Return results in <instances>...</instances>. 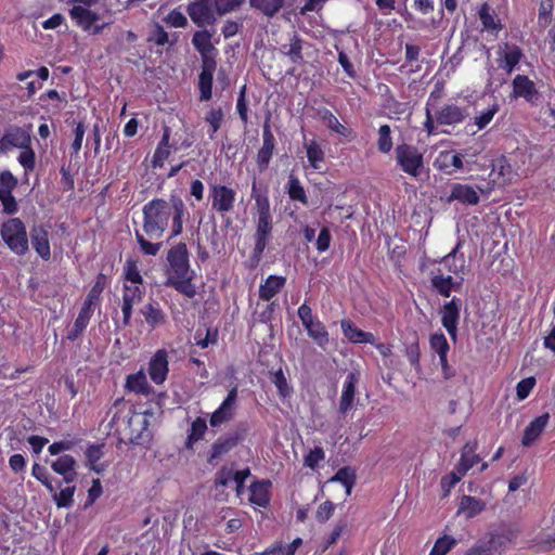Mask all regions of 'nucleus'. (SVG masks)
<instances>
[{
    "instance_id": "f257e3e1",
    "label": "nucleus",
    "mask_w": 555,
    "mask_h": 555,
    "mask_svg": "<svg viewBox=\"0 0 555 555\" xmlns=\"http://www.w3.org/2000/svg\"><path fill=\"white\" fill-rule=\"evenodd\" d=\"M189 216L184 202L179 196H171L169 201L152 199L143 206V231L151 238H159L172 219L170 237L182 233L183 220Z\"/></svg>"
},
{
    "instance_id": "f03ea898",
    "label": "nucleus",
    "mask_w": 555,
    "mask_h": 555,
    "mask_svg": "<svg viewBox=\"0 0 555 555\" xmlns=\"http://www.w3.org/2000/svg\"><path fill=\"white\" fill-rule=\"evenodd\" d=\"M0 235L13 254L24 256L29 250L26 227L20 218H11L3 222Z\"/></svg>"
},
{
    "instance_id": "7ed1b4c3",
    "label": "nucleus",
    "mask_w": 555,
    "mask_h": 555,
    "mask_svg": "<svg viewBox=\"0 0 555 555\" xmlns=\"http://www.w3.org/2000/svg\"><path fill=\"white\" fill-rule=\"evenodd\" d=\"M469 116L467 106H460L454 103H447L436 107L431 112L433 131L436 132L437 126H452L463 124Z\"/></svg>"
},
{
    "instance_id": "20e7f679",
    "label": "nucleus",
    "mask_w": 555,
    "mask_h": 555,
    "mask_svg": "<svg viewBox=\"0 0 555 555\" xmlns=\"http://www.w3.org/2000/svg\"><path fill=\"white\" fill-rule=\"evenodd\" d=\"M169 269L167 279L183 278L192 274L189 262V251L184 243L172 246L167 254Z\"/></svg>"
},
{
    "instance_id": "39448f33",
    "label": "nucleus",
    "mask_w": 555,
    "mask_h": 555,
    "mask_svg": "<svg viewBox=\"0 0 555 555\" xmlns=\"http://www.w3.org/2000/svg\"><path fill=\"white\" fill-rule=\"evenodd\" d=\"M397 163L412 177H417L423 167V155L413 146L401 144L396 149Z\"/></svg>"
},
{
    "instance_id": "423d86ee",
    "label": "nucleus",
    "mask_w": 555,
    "mask_h": 555,
    "mask_svg": "<svg viewBox=\"0 0 555 555\" xmlns=\"http://www.w3.org/2000/svg\"><path fill=\"white\" fill-rule=\"evenodd\" d=\"M512 95L515 99H524L532 106H538L541 102V94L535 83L527 75H516L512 80Z\"/></svg>"
},
{
    "instance_id": "0eeeda50",
    "label": "nucleus",
    "mask_w": 555,
    "mask_h": 555,
    "mask_svg": "<svg viewBox=\"0 0 555 555\" xmlns=\"http://www.w3.org/2000/svg\"><path fill=\"white\" fill-rule=\"evenodd\" d=\"M212 4V0H194L188 5V14L198 28H205L216 23Z\"/></svg>"
},
{
    "instance_id": "6e6552de",
    "label": "nucleus",
    "mask_w": 555,
    "mask_h": 555,
    "mask_svg": "<svg viewBox=\"0 0 555 555\" xmlns=\"http://www.w3.org/2000/svg\"><path fill=\"white\" fill-rule=\"evenodd\" d=\"M209 196L211 198V208L217 212L224 215L233 210L236 196L233 189L215 184L210 186Z\"/></svg>"
},
{
    "instance_id": "1a4fd4ad",
    "label": "nucleus",
    "mask_w": 555,
    "mask_h": 555,
    "mask_svg": "<svg viewBox=\"0 0 555 555\" xmlns=\"http://www.w3.org/2000/svg\"><path fill=\"white\" fill-rule=\"evenodd\" d=\"M245 430L235 429L220 436L212 444L210 450L209 463L228 454L244 439Z\"/></svg>"
},
{
    "instance_id": "9d476101",
    "label": "nucleus",
    "mask_w": 555,
    "mask_h": 555,
    "mask_svg": "<svg viewBox=\"0 0 555 555\" xmlns=\"http://www.w3.org/2000/svg\"><path fill=\"white\" fill-rule=\"evenodd\" d=\"M237 401V387H233L219 408L210 415L209 424L211 427H220L230 422L235 414Z\"/></svg>"
},
{
    "instance_id": "9b49d317",
    "label": "nucleus",
    "mask_w": 555,
    "mask_h": 555,
    "mask_svg": "<svg viewBox=\"0 0 555 555\" xmlns=\"http://www.w3.org/2000/svg\"><path fill=\"white\" fill-rule=\"evenodd\" d=\"M145 294L144 285H124L122 286V299H121V312H122V324L129 325L132 315L133 306L140 304Z\"/></svg>"
},
{
    "instance_id": "f8f14e48",
    "label": "nucleus",
    "mask_w": 555,
    "mask_h": 555,
    "mask_svg": "<svg viewBox=\"0 0 555 555\" xmlns=\"http://www.w3.org/2000/svg\"><path fill=\"white\" fill-rule=\"evenodd\" d=\"M480 168L491 167L489 180L492 184H504L511 179L512 168L504 156H499L494 159H485L483 163L478 164Z\"/></svg>"
},
{
    "instance_id": "ddd939ff",
    "label": "nucleus",
    "mask_w": 555,
    "mask_h": 555,
    "mask_svg": "<svg viewBox=\"0 0 555 555\" xmlns=\"http://www.w3.org/2000/svg\"><path fill=\"white\" fill-rule=\"evenodd\" d=\"M461 302L453 298L441 308V323L453 340H456L457 324L460 319Z\"/></svg>"
},
{
    "instance_id": "4468645a",
    "label": "nucleus",
    "mask_w": 555,
    "mask_h": 555,
    "mask_svg": "<svg viewBox=\"0 0 555 555\" xmlns=\"http://www.w3.org/2000/svg\"><path fill=\"white\" fill-rule=\"evenodd\" d=\"M168 352L165 349L157 350L149 362V375L157 384H163L169 372Z\"/></svg>"
},
{
    "instance_id": "2eb2a0df",
    "label": "nucleus",
    "mask_w": 555,
    "mask_h": 555,
    "mask_svg": "<svg viewBox=\"0 0 555 555\" xmlns=\"http://www.w3.org/2000/svg\"><path fill=\"white\" fill-rule=\"evenodd\" d=\"M149 420L141 414H133L128 422L130 429L129 440L133 444H144L150 441Z\"/></svg>"
},
{
    "instance_id": "dca6fc26",
    "label": "nucleus",
    "mask_w": 555,
    "mask_h": 555,
    "mask_svg": "<svg viewBox=\"0 0 555 555\" xmlns=\"http://www.w3.org/2000/svg\"><path fill=\"white\" fill-rule=\"evenodd\" d=\"M272 231V218L271 217H263V218H257V227L255 232V247H254V254L257 258H259L271 236Z\"/></svg>"
},
{
    "instance_id": "f3484780",
    "label": "nucleus",
    "mask_w": 555,
    "mask_h": 555,
    "mask_svg": "<svg viewBox=\"0 0 555 555\" xmlns=\"http://www.w3.org/2000/svg\"><path fill=\"white\" fill-rule=\"evenodd\" d=\"M358 374L354 372H350L346 376L338 406V411L340 414H346L352 408L356 397V385L358 383Z\"/></svg>"
},
{
    "instance_id": "a211bd4d",
    "label": "nucleus",
    "mask_w": 555,
    "mask_h": 555,
    "mask_svg": "<svg viewBox=\"0 0 555 555\" xmlns=\"http://www.w3.org/2000/svg\"><path fill=\"white\" fill-rule=\"evenodd\" d=\"M444 94V81L438 80L435 82L434 89L429 93V96L426 102V120H425V127L427 129L428 135H435L437 132L433 131V118H431V112L436 107L439 106V102L442 99Z\"/></svg>"
},
{
    "instance_id": "6ab92c4d",
    "label": "nucleus",
    "mask_w": 555,
    "mask_h": 555,
    "mask_svg": "<svg viewBox=\"0 0 555 555\" xmlns=\"http://www.w3.org/2000/svg\"><path fill=\"white\" fill-rule=\"evenodd\" d=\"M30 241L36 253L43 259L49 260L51 257L49 233L42 227H34L30 230Z\"/></svg>"
},
{
    "instance_id": "aec40b11",
    "label": "nucleus",
    "mask_w": 555,
    "mask_h": 555,
    "mask_svg": "<svg viewBox=\"0 0 555 555\" xmlns=\"http://www.w3.org/2000/svg\"><path fill=\"white\" fill-rule=\"evenodd\" d=\"M76 461L72 455L65 454L51 463L52 469L63 476L65 482H73L77 477Z\"/></svg>"
},
{
    "instance_id": "412c9836",
    "label": "nucleus",
    "mask_w": 555,
    "mask_h": 555,
    "mask_svg": "<svg viewBox=\"0 0 555 555\" xmlns=\"http://www.w3.org/2000/svg\"><path fill=\"white\" fill-rule=\"evenodd\" d=\"M550 420V414L544 413L538 417H535L530 424L525 428L524 436L521 439V443L525 447L531 446L543 433Z\"/></svg>"
},
{
    "instance_id": "4be33fe9",
    "label": "nucleus",
    "mask_w": 555,
    "mask_h": 555,
    "mask_svg": "<svg viewBox=\"0 0 555 555\" xmlns=\"http://www.w3.org/2000/svg\"><path fill=\"white\" fill-rule=\"evenodd\" d=\"M125 388L131 392L149 397L154 392L145 373L141 370L127 376Z\"/></svg>"
},
{
    "instance_id": "5701e85b",
    "label": "nucleus",
    "mask_w": 555,
    "mask_h": 555,
    "mask_svg": "<svg viewBox=\"0 0 555 555\" xmlns=\"http://www.w3.org/2000/svg\"><path fill=\"white\" fill-rule=\"evenodd\" d=\"M70 18L85 30L91 28V26L100 20V15L88 8L82 5H73L69 10Z\"/></svg>"
},
{
    "instance_id": "b1692460",
    "label": "nucleus",
    "mask_w": 555,
    "mask_h": 555,
    "mask_svg": "<svg viewBox=\"0 0 555 555\" xmlns=\"http://www.w3.org/2000/svg\"><path fill=\"white\" fill-rule=\"evenodd\" d=\"M522 57L524 53L520 47L506 42L502 52L503 64H501V67L509 74L516 68Z\"/></svg>"
},
{
    "instance_id": "393cba45",
    "label": "nucleus",
    "mask_w": 555,
    "mask_h": 555,
    "mask_svg": "<svg viewBox=\"0 0 555 555\" xmlns=\"http://www.w3.org/2000/svg\"><path fill=\"white\" fill-rule=\"evenodd\" d=\"M340 326L345 337L348 338L351 343H367L371 345L375 344V337L372 333L358 328L350 321L343 320Z\"/></svg>"
},
{
    "instance_id": "a878e982",
    "label": "nucleus",
    "mask_w": 555,
    "mask_h": 555,
    "mask_svg": "<svg viewBox=\"0 0 555 555\" xmlns=\"http://www.w3.org/2000/svg\"><path fill=\"white\" fill-rule=\"evenodd\" d=\"M271 482L269 480H261L254 482L250 486L249 502L259 507H266L270 501L269 488Z\"/></svg>"
},
{
    "instance_id": "bb28decb",
    "label": "nucleus",
    "mask_w": 555,
    "mask_h": 555,
    "mask_svg": "<svg viewBox=\"0 0 555 555\" xmlns=\"http://www.w3.org/2000/svg\"><path fill=\"white\" fill-rule=\"evenodd\" d=\"M281 52L288 56L294 64H301L304 62L302 39L296 31L292 34L289 43L282 44Z\"/></svg>"
},
{
    "instance_id": "cd10ccee",
    "label": "nucleus",
    "mask_w": 555,
    "mask_h": 555,
    "mask_svg": "<svg viewBox=\"0 0 555 555\" xmlns=\"http://www.w3.org/2000/svg\"><path fill=\"white\" fill-rule=\"evenodd\" d=\"M214 34L215 30H208L205 28L196 30L193 34L192 44L201 55H204V53L216 52V48L211 42Z\"/></svg>"
},
{
    "instance_id": "c85d7f7f",
    "label": "nucleus",
    "mask_w": 555,
    "mask_h": 555,
    "mask_svg": "<svg viewBox=\"0 0 555 555\" xmlns=\"http://www.w3.org/2000/svg\"><path fill=\"white\" fill-rule=\"evenodd\" d=\"M285 282L284 276L269 275L259 287V298L269 301L283 288Z\"/></svg>"
},
{
    "instance_id": "c756f323",
    "label": "nucleus",
    "mask_w": 555,
    "mask_h": 555,
    "mask_svg": "<svg viewBox=\"0 0 555 555\" xmlns=\"http://www.w3.org/2000/svg\"><path fill=\"white\" fill-rule=\"evenodd\" d=\"M179 149L176 141H160L152 158L153 168L163 167Z\"/></svg>"
},
{
    "instance_id": "7c9ffc66",
    "label": "nucleus",
    "mask_w": 555,
    "mask_h": 555,
    "mask_svg": "<svg viewBox=\"0 0 555 555\" xmlns=\"http://www.w3.org/2000/svg\"><path fill=\"white\" fill-rule=\"evenodd\" d=\"M485 508L486 503L482 500L464 495L461 499L457 513L463 514L466 518H473L483 512Z\"/></svg>"
},
{
    "instance_id": "2f4dec72",
    "label": "nucleus",
    "mask_w": 555,
    "mask_h": 555,
    "mask_svg": "<svg viewBox=\"0 0 555 555\" xmlns=\"http://www.w3.org/2000/svg\"><path fill=\"white\" fill-rule=\"evenodd\" d=\"M478 15L485 30L496 35L503 28L500 20L495 17L494 12H491V8L487 2L480 5Z\"/></svg>"
},
{
    "instance_id": "473e14b6",
    "label": "nucleus",
    "mask_w": 555,
    "mask_h": 555,
    "mask_svg": "<svg viewBox=\"0 0 555 555\" xmlns=\"http://www.w3.org/2000/svg\"><path fill=\"white\" fill-rule=\"evenodd\" d=\"M450 198L468 205H476L479 202V195L475 189L465 184L453 185Z\"/></svg>"
},
{
    "instance_id": "72a5a7b5",
    "label": "nucleus",
    "mask_w": 555,
    "mask_h": 555,
    "mask_svg": "<svg viewBox=\"0 0 555 555\" xmlns=\"http://www.w3.org/2000/svg\"><path fill=\"white\" fill-rule=\"evenodd\" d=\"M304 327L306 328L309 337L313 339L319 347L324 348L328 344V332L318 318L306 324Z\"/></svg>"
},
{
    "instance_id": "f704fd0d",
    "label": "nucleus",
    "mask_w": 555,
    "mask_h": 555,
    "mask_svg": "<svg viewBox=\"0 0 555 555\" xmlns=\"http://www.w3.org/2000/svg\"><path fill=\"white\" fill-rule=\"evenodd\" d=\"M192 274L183 278L167 279L165 285L171 286L179 293L183 294L188 298H193L196 295V287L192 283Z\"/></svg>"
},
{
    "instance_id": "c9c22d12",
    "label": "nucleus",
    "mask_w": 555,
    "mask_h": 555,
    "mask_svg": "<svg viewBox=\"0 0 555 555\" xmlns=\"http://www.w3.org/2000/svg\"><path fill=\"white\" fill-rule=\"evenodd\" d=\"M141 312L144 315L145 322L153 328L165 323V313L157 302H149Z\"/></svg>"
},
{
    "instance_id": "e433bc0d",
    "label": "nucleus",
    "mask_w": 555,
    "mask_h": 555,
    "mask_svg": "<svg viewBox=\"0 0 555 555\" xmlns=\"http://www.w3.org/2000/svg\"><path fill=\"white\" fill-rule=\"evenodd\" d=\"M459 248L460 244H457L452 251H450L442 258L441 263L448 267L450 272L457 276H461L465 270V259L463 256H461L460 258L456 257Z\"/></svg>"
},
{
    "instance_id": "4c0bfd02",
    "label": "nucleus",
    "mask_w": 555,
    "mask_h": 555,
    "mask_svg": "<svg viewBox=\"0 0 555 555\" xmlns=\"http://www.w3.org/2000/svg\"><path fill=\"white\" fill-rule=\"evenodd\" d=\"M476 448H477L476 443H469V442L463 447L461 460L457 465L462 472L467 473V470H469L474 465L479 463L480 457H479V455H477L475 453Z\"/></svg>"
},
{
    "instance_id": "58836bf2",
    "label": "nucleus",
    "mask_w": 555,
    "mask_h": 555,
    "mask_svg": "<svg viewBox=\"0 0 555 555\" xmlns=\"http://www.w3.org/2000/svg\"><path fill=\"white\" fill-rule=\"evenodd\" d=\"M500 104L494 99L491 104H489L486 108L479 112L478 115L474 117L473 124L477 126L478 130L485 129L493 119L494 115L499 112Z\"/></svg>"
},
{
    "instance_id": "ea45409f",
    "label": "nucleus",
    "mask_w": 555,
    "mask_h": 555,
    "mask_svg": "<svg viewBox=\"0 0 555 555\" xmlns=\"http://www.w3.org/2000/svg\"><path fill=\"white\" fill-rule=\"evenodd\" d=\"M331 482H340L346 488V494L350 495L356 483V472L353 468L346 466L330 479Z\"/></svg>"
},
{
    "instance_id": "a19ab883",
    "label": "nucleus",
    "mask_w": 555,
    "mask_h": 555,
    "mask_svg": "<svg viewBox=\"0 0 555 555\" xmlns=\"http://www.w3.org/2000/svg\"><path fill=\"white\" fill-rule=\"evenodd\" d=\"M433 287L442 296L449 297L453 288V278L451 275L444 276L439 269L431 278Z\"/></svg>"
},
{
    "instance_id": "79ce46f5",
    "label": "nucleus",
    "mask_w": 555,
    "mask_h": 555,
    "mask_svg": "<svg viewBox=\"0 0 555 555\" xmlns=\"http://www.w3.org/2000/svg\"><path fill=\"white\" fill-rule=\"evenodd\" d=\"M249 2L253 8L272 17L284 7L285 0H249Z\"/></svg>"
},
{
    "instance_id": "37998d69",
    "label": "nucleus",
    "mask_w": 555,
    "mask_h": 555,
    "mask_svg": "<svg viewBox=\"0 0 555 555\" xmlns=\"http://www.w3.org/2000/svg\"><path fill=\"white\" fill-rule=\"evenodd\" d=\"M207 431V423L203 417H197L191 424V428L189 430L186 447L192 448V446L202 440Z\"/></svg>"
},
{
    "instance_id": "c03bdc74",
    "label": "nucleus",
    "mask_w": 555,
    "mask_h": 555,
    "mask_svg": "<svg viewBox=\"0 0 555 555\" xmlns=\"http://www.w3.org/2000/svg\"><path fill=\"white\" fill-rule=\"evenodd\" d=\"M143 285L142 275L138 269L137 261L127 259L124 266V285Z\"/></svg>"
},
{
    "instance_id": "a18cd8bd",
    "label": "nucleus",
    "mask_w": 555,
    "mask_h": 555,
    "mask_svg": "<svg viewBox=\"0 0 555 555\" xmlns=\"http://www.w3.org/2000/svg\"><path fill=\"white\" fill-rule=\"evenodd\" d=\"M307 157L312 168L321 170L324 164V152L317 141H311L306 145Z\"/></svg>"
},
{
    "instance_id": "49530a36",
    "label": "nucleus",
    "mask_w": 555,
    "mask_h": 555,
    "mask_svg": "<svg viewBox=\"0 0 555 555\" xmlns=\"http://www.w3.org/2000/svg\"><path fill=\"white\" fill-rule=\"evenodd\" d=\"M439 13H440V18L439 20L431 18L430 22L418 20L410 12H406L403 15V18L409 24L410 28L415 29V30H427L430 28L438 27L440 20L442 18V15H443V11L440 10Z\"/></svg>"
},
{
    "instance_id": "de8ad7c7",
    "label": "nucleus",
    "mask_w": 555,
    "mask_h": 555,
    "mask_svg": "<svg viewBox=\"0 0 555 555\" xmlns=\"http://www.w3.org/2000/svg\"><path fill=\"white\" fill-rule=\"evenodd\" d=\"M214 74L201 73L198 77V89L201 101H209L212 96Z\"/></svg>"
},
{
    "instance_id": "09e8293b",
    "label": "nucleus",
    "mask_w": 555,
    "mask_h": 555,
    "mask_svg": "<svg viewBox=\"0 0 555 555\" xmlns=\"http://www.w3.org/2000/svg\"><path fill=\"white\" fill-rule=\"evenodd\" d=\"M456 543L457 541L450 535L440 537L435 542L429 555H446L456 545Z\"/></svg>"
},
{
    "instance_id": "8fccbe9b",
    "label": "nucleus",
    "mask_w": 555,
    "mask_h": 555,
    "mask_svg": "<svg viewBox=\"0 0 555 555\" xmlns=\"http://www.w3.org/2000/svg\"><path fill=\"white\" fill-rule=\"evenodd\" d=\"M86 456H87V461H88V464L91 469L95 470L96 473L103 472L104 467L98 465V462L103 456L102 446H100V444L90 446L86 450Z\"/></svg>"
},
{
    "instance_id": "3c124183",
    "label": "nucleus",
    "mask_w": 555,
    "mask_h": 555,
    "mask_svg": "<svg viewBox=\"0 0 555 555\" xmlns=\"http://www.w3.org/2000/svg\"><path fill=\"white\" fill-rule=\"evenodd\" d=\"M430 348L437 352L439 357L447 356L450 349L449 343L443 333H435L429 338Z\"/></svg>"
},
{
    "instance_id": "603ef678",
    "label": "nucleus",
    "mask_w": 555,
    "mask_h": 555,
    "mask_svg": "<svg viewBox=\"0 0 555 555\" xmlns=\"http://www.w3.org/2000/svg\"><path fill=\"white\" fill-rule=\"evenodd\" d=\"M106 278L104 274H99L96 281L94 282L92 288L89 291L85 302L95 306L100 299L101 293L105 288Z\"/></svg>"
},
{
    "instance_id": "864d4df0",
    "label": "nucleus",
    "mask_w": 555,
    "mask_h": 555,
    "mask_svg": "<svg viewBox=\"0 0 555 555\" xmlns=\"http://www.w3.org/2000/svg\"><path fill=\"white\" fill-rule=\"evenodd\" d=\"M288 184H289V186H288L289 197L293 201H298L306 205L307 204L306 192H305L302 185L300 184L299 180L296 177L291 176Z\"/></svg>"
},
{
    "instance_id": "5fc2aeb1",
    "label": "nucleus",
    "mask_w": 555,
    "mask_h": 555,
    "mask_svg": "<svg viewBox=\"0 0 555 555\" xmlns=\"http://www.w3.org/2000/svg\"><path fill=\"white\" fill-rule=\"evenodd\" d=\"M135 238L141 247L142 253L149 256H156L163 245L162 243H152L147 241L139 231L135 232Z\"/></svg>"
},
{
    "instance_id": "6e6d98bb",
    "label": "nucleus",
    "mask_w": 555,
    "mask_h": 555,
    "mask_svg": "<svg viewBox=\"0 0 555 555\" xmlns=\"http://www.w3.org/2000/svg\"><path fill=\"white\" fill-rule=\"evenodd\" d=\"M216 12L219 15L230 13L240 8L245 0H212Z\"/></svg>"
},
{
    "instance_id": "4d7b16f0",
    "label": "nucleus",
    "mask_w": 555,
    "mask_h": 555,
    "mask_svg": "<svg viewBox=\"0 0 555 555\" xmlns=\"http://www.w3.org/2000/svg\"><path fill=\"white\" fill-rule=\"evenodd\" d=\"M76 488L74 486L62 489L59 493L54 494V501L59 507H69L74 502V493Z\"/></svg>"
},
{
    "instance_id": "13d9d810",
    "label": "nucleus",
    "mask_w": 555,
    "mask_h": 555,
    "mask_svg": "<svg viewBox=\"0 0 555 555\" xmlns=\"http://www.w3.org/2000/svg\"><path fill=\"white\" fill-rule=\"evenodd\" d=\"M273 143L272 141H264L263 146L259 150L257 154V164L260 170H264L271 159L273 153Z\"/></svg>"
},
{
    "instance_id": "bf43d9fd",
    "label": "nucleus",
    "mask_w": 555,
    "mask_h": 555,
    "mask_svg": "<svg viewBox=\"0 0 555 555\" xmlns=\"http://www.w3.org/2000/svg\"><path fill=\"white\" fill-rule=\"evenodd\" d=\"M253 195L255 196L256 201V208H257V218H263V217H271L270 214V204L269 199L266 196H261L259 194L255 195L256 193V182L253 183Z\"/></svg>"
},
{
    "instance_id": "052dcab7",
    "label": "nucleus",
    "mask_w": 555,
    "mask_h": 555,
    "mask_svg": "<svg viewBox=\"0 0 555 555\" xmlns=\"http://www.w3.org/2000/svg\"><path fill=\"white\" fill-rule=\"evenodd\" d=\"M94 312V306L87 304L83 301L82 307L78 313V317L75 320L76 327H85L87 328L89 321Z\"/></svg>"
},
{
    "instance_id": "680f3d73",
    "label": "nucleus",
    "mask_w": 555,
    "mask_h": 555,
    "mask_svg": "<svg viewBox=\"0 0 555 555\" xmlns=\"http://www.w3.org/2000/svg\"><path fill=\"white\" fill-rule=\"evenodd\" d=\"M535 385V378L530 376L521 379L516 386V395L518 400H525Z\"/></svg>"
},
{
    "instance_id": "e2e57ef3",
    "label": "nucleus",
    "mask_w": 555,
    "mask_h": 555,
    "mask_svg": "<svg viewBox=\"0 0 555 555\" xmlns=\"http://www.w3.org/2000/svg\"><path fill=\"white\" fill-rule=\"evenodd\" d=\"M335 511V504L332 501H325L322 504L319 505L317 512H315V519L319 522H325L327 521L334 514Z\"/></svg>"
},
{
    "instance_id": "0e129e2a",
    "label": "nucleus",
    "mask_w": 555,
    "mask_h": 555,
    "mask_svg": "<svg viewBox=\"0 0 555 555\" xmlns=\"http://www.w3.org/2000/svg\"><path fill=\"white\" fill-rule=\"evenodd\" d=\"M325 457V452L322 448L315 447L305 456V465L311 469H315L321 461Z\"/></svg>"
},
{
    "instance_id": "69168bd1",
    "label": "nucleus",
    "mask_w": 555,
    "mask_h": 555,
    "mask_svg": "<svg viewBox=\"0 0 555 555\" xmlns=\"http://www.w3.org/2000/svg\"><path fill=\"white\" fill-rule=\"evenodd\" d=\"M166 23L175 28H183L188 25V18L178 9H173L165 18Z\"/></svg>"
},
{
    "instance_id": "338daca9",
    "label": "nucleus",
    "mask_w": 555,
    "mask_h": 555,
    "mask_svg": "<svg viewBox=\"0 0 555 555\" xmlns=\"http://www.w3.org/2000/svg\"><path fill=\"white\" fill-rule=\"evenodd\" d=\"M23 149L18 156L20 164L26 169V170H33L35 167V153L31 149H29L27 145L21 144L20 146Z\"/></svg>"
},
{
    "instance_id": "774afa93",
    "label": "nucleus",
    "mask_w": 555,
    "mask_h": 555,
    "mask_svg": "<svg viewBox=\"0 0 555 555\" xmlns=\"http://www.w3.org/2000/svg\"><path fill=\"white\" fill-rule=\"evenodd\" d=\"M324 125L338 135L347 138L350 134L349 129L343 125L334 114H332V117L327 118Z\"/></svg>"
}]
</instances>
